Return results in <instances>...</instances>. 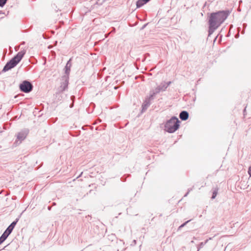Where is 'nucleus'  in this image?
I'll return each instance as SVG.
<instances>
[{"instance_id": "12", "label": "nucleus", "mask_w": 251, "mask_h": 251, "mask_svg": "<svg viewBox=\"0 0 251 251\" xmlns=\"http://www.w3.org/2000/svg\"><path fill=\"white\" fill-rule=\"evenodd\" d=\"M8 236L9 235L4 231L0 237V244H2L6 240Z\"/></svg>"}, {"instance_id": "4", "label": "nucleus", "mask_w": 251, "mask_h": 251, "mask_svg": "<svg viewBox=\"0 0 251 251\" xmlns=\"http://www.w3.org/2000/svg\"><path fill=\"white\" fill-rule=\"evenodd\" d=\"M171 83V81L168 82H163L161 83L160 84L158 85L155 89L150 91V93L151 94V97L152 96L155 97L156 94H158L160 92L165 91Z\"/></svg>"}, {"instance_id": "13", "label": "nucleus", "mask_w": 251, "mask_h": 251, "mask_svg": "<svg viewBox=\"0 0 251 251\" xmlns=\"http://www.w3.org/2000/svg\"><path fill=\"white\" fill-rule=\"evenodd\" d=\"M14 228L10 226L7 228L5 232L7 233L8 235H9L12 231Z\"/></svg>"}, {"instance_id": "3", "label": "nucleus", "mask_w": 251, "mask_h": 251, "mask_svg": "<svg viewBox=\"0 0 251 251\" xmlns=\"http://www.w3.org/2000/svg\"><path fill=\"white\" fill-rule=\"evenodd\" d=\"M179 121L176 117H173L165 125V130L169 133L175 132L179 126Z\"/></svg>"}, {"instance_id": "1", "label": "nucleus", "mask_w": 251, "mask_h": 251, "mask_svg": "<svg viewBox=\"0 0 251 251\" xmlns=\"http://www.w3.org/2000/svg\"><path fill=\"white\" fill-rule=\"evenodd\" d=\"M228 13L226 11H219L211 14L209 19L208 35H211L214 31L227 18Z\"/></svg>"}, {"instance_id": "14", "label": "nucleus", "mask_w": 251, "mask_h": 251, "mask_svg": "<svg viewBox=\"0 0 251 251\" xmlns=\"http://www.w3.org/2000/svg\"><path fill=\"white\" fill-rule=\"evenodd\" d=\"M207 242H208V240H206L205 241V242H204V243H203V242H201V243L199 245V246H198V251H199L200 249H201V248H202V247L204 246V245L205 244H206V243H207Z\"/></svg>"}, {"instance_id": "10", "label": "nucleus", "mask_w": 251, "mask_h": 251, "mask_svg": "<svg viewBox=\"0 0 251 251\" xmlns=\"http://www.w3.org/2000/svg\"><path fill=\"white\" fill-rule=\"evenodd\" d=\"M189 114L187 111H183L179 114L180 118L183 121L186 120L188 118Z\"/></svg>"}, {"instance_id": "15", "label": "nucleus", "mask_w": 251, "mask_h": 251, "mask_svg": "<svg viewBox=\"0 0 251 251\" xmlns=\"http://www.w3.org/2000/svg\"><path fill=\"white\" fill-rule=\"evenodd\" d=\"M18 221H19V218H17L15 221L13 222L10 224V226L14 228Z\"/></svg>"}, {"instance_id": "7", "label": "nucleus", "mask_w": 251, "mask_h": 251, "mask_svg": "<svg viewBox=\"0 0 251 251\" xmlns=\"http://www.w3.org/2000/svg\"><path fill=\"white\" fill-rule=\"evenodd\" d=\"M154 96L151 97V94L150 93L149 95L147 97L144 102L142 104V112H143L147 109L148 107L151 105V101L154 99Z\"/></svg>"}, {"instance_id": "5", "label": "nucleus", "mask_w": 251, "mask_h": 251, "mask_svg": "<svg viewBox=\"0 0 251 251\" xmlns=\"http://www.w3.org/2000/svg\"><path fill=\"white\" fill-rule=\"evenodd\" d=\"M28 133L29 130L28 129H23L18 132L16 135V139L15 144L16 145L21 144L22 142L25 139Z\"/></svg>"}, {"instance_id": "20", "label": "nucleus", "mask_w": 251, "mask_h": 251, "mask_svg": "<svg viewBox=\"0 0 251 251\" xmlns=\"http://www.w3.org/2000/svg\"><path fill=\"white\" fill-rule=\"evenodd\" d=\"M190 191V190L188 191V192L185 195V197L187 196V195L188 194L189 192Z\"/></svg>"}, {"instance_id": "17", "label": "nucleus", "mask_w": 251, "mask_h": 251, "mask_svg": "<svg viewBox=\"0 0 251 251\" xmlns=\"http://www.w3.org/2000/svg\"><path fill=\"white\" fill-rule=\"evenodd\" d=\"M218 190H215L213 192V194H212V196L211 197V198L212 199H214L216 198L217 195V193H218Z\"/></svg>"}, {"instance_id": "19", "label": "nucleus", "mask_w": 251, "mask_h": 251, "mask_svg": "<svg viewBox=\"0 0 251 251\" xmlns=\"http://www.w3.org/2000/svg\"><path fill=\"white\" fill-rule=\"evenodd\" d=\"M190 221V220H188L186 222H185L184 223H183V224H182V226H184L188 222H189Z\"/></svg>"}, {"instance_id": "9", "label": "nucleus", "mask_w": 251, "mask_h": 251, "mask_svg": "<svg viewBox=\"0 0 251 251\" xmlns=\"http://www.w3.org/2000/svg\"><path fill=\"white\" fill-rule=\"evenodd\" d=\"M71 59H70L67 63L65 67V75H68L69 76L70 71H71Z\"/></svg>"}, {"instance_id": "6", "label": "nucleus", "mask_w": 251, "mask_h": 251, "mask_svg": "<svg viewBox=\"0 0 251 251\" xmlns=\"http://www.w3.org/2000/svg\"><path fill=\"white\" fill-rule=\"evenodd\" d=\"M33 88V86L32 84L27 81H24L20 85V89L21 91L25 93H29L32 91Z\"/></svg>"}, {"instance_id": "8", "label": "nucleus", "mask_w": 251, "mask_h": 251, "mask_svg": "<svg viewBox=\"0 0 251 251\" xmlns=\"http://www.w3.org/2000/svg\"><path fill=\"white\" fill-rule=\"evenodd\" d=\"M61 80L62 82L60 87V90L63 91L68 88L69 83V76L68 75H64L62 77Z\"/></svg>"}, {"instance_id": "21", "label": "nucleus", "mask_w": 251, "mask_h": 251, "mask_svg": "<svg viewBox=\"0 0 251 251\" xmlns=\"http://www.w3.org/2000/svg\"><path fill=\"white\" fill-rule=\"evenodd\" d=\"M183 227V226H182V225H181L180 226H179V228L180 229V228H182Z\"/></svg>"}, {"instance_id": "18", "label": "nucleus", "mask_w": 251, "mask_h": 251, "mask_svg": "<svg viewBox=\"0 0 251 251\" xmlns=\"http://www.w3.org/2000/svg\"><path fill=\"white\" fill-rule=\"evenodd\" d=\"M248 174L249 176H251V166L249 168Z\"/></svg>"}, {"instance_id": "11", "label": "nucleus", "mask_w": 251, "mask_h": 251, "mask_svg": "<svg viewBox=\"0 0 251 251\" xmlns=\"http://www.w3.org/2000/svg\"><path fill=\"white\" fill-rule=\"evenodd\" d=\"M150 0H138L136 2V6L137 8L142 6L143 5L147 3Z\"/></svg>"}, {"instance_id": "2", "label": "nucleus", "mask_w": 251, "mask_h": 251, "mask_svg": "<svg viewBox=\"0 0 251 251\" xmlns=\"http://www.w3.org/2000/svg\"><path fill=\"white\" fill-rule=\"evenodd\" d=\"M25 52L26 51L25 50H23L19 52L15 56L6 63L2 71L3 72H6L15 67L22 60Z\"/></svg>"}, {"instance_id": "22", "label": "nucleus", "mask_w": 251, "mask_h": 251, "mask_svg": "<svg viewBox=\"0 0 251 251\" xmlns=\"http://www.w3.org/2000/svg\"><path fill=\"white\" fill-rule=\"evenodd\" d=\"M245 111H246V108L244 110V112H245Z\"/></svg>"}, {"instance_id": "16", "label": "nucleus", "mask_w": 251, "mask_h": 251, "mask_svg": "<svg viewBox=\"0 0 251 251\" xmlns=\"http://www.w3.org/2000/svg\"><path fill=\"white\" fill-rule=\"evenodd\" d=\"M7 0H0V7H3Z\"/></svg>"}]
</instances>
